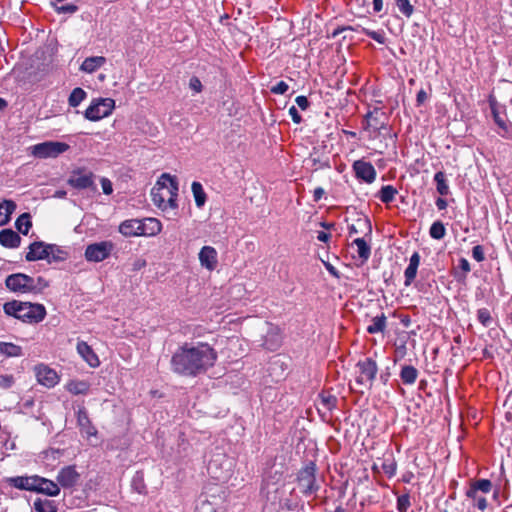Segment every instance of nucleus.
<instances>
[{"label": "nucleus", "instance_id": "13d9d810", "mask_svg": "<svg viewBox=\"0 0 512 512\" xmlns=\"http://www.w3.org/2000/svg\"><path fill=\"white\" fill-rule=\"evenodd\" d=\"M427 98H428L427 92L424 89H421L417 93V98H416L417 105L418 106L422 105L427 100Z\"/></svg>", "mask_w": 512, "mask_h": 512}, {"label": "nucleus", "instance_id": "7ed1b4c3", "mask_svg": "<svg viewBox=\"0 0 512 512\" xmlns=\"http://www.w3.org/2000/svg\"><path fill=\"white\" fill-rule=\"evenodd\" d=\"M3 310L7 316L27 323H38L46 316V309L42 304L17 300L6 302Z\"/></svg>", "mask_w": 512, "mask_h": 512}, {"label": "nucleus", "instance_id": "6e6d98bb", "mask_svg": "<svg viewBox=\"0 0 512 512\" xmlns=\"http://www.w3.org/2000/svg\"><path fill=\"white\" fill-rule=\"evenodd\" d=\"M288 112L294 123L299 124L302 121V117L295 106H291Z\"/></svg>", "mask_w": 512, "mask_h": 512}, {"label": "nucleus", "instance_id": "a18cd8bd", "mask_svg": "<svg viewBox=\"0 0 512 512\" xmlns=\"http://www.w3.org/2000/svg\"><path fill=\"white\" fill-rule=\"evenodd\" d=\"M66 258V253L59 249L56 245H53L52 253H49V257L46 260L51 262L62 261Z\"/></svg>", "mask_w": 512, "mask_h": 512}, {"label": "nucleus", "instance_id": "052dcab7", "mask_svg": "<svg viewBox=\"0 0 512 512\" xmlns=\"http://www.w3.org/2000/svg\"><path fill=\"white\" fill-rule=\"evenodd\" d=\"M57 10L59 12H69V13H73L76 11V6L74 5H63L61 7H58Z\"/></svg>", "mask_w": 512, "mask_h": 512}, {"label": "nucleus", "instance_id": "f03ea898", "mask_svg": "<svg viewBox=\"0 0 512 512\" xmlns=\"http://www.w3.org/2000/svg\"><path fill=\"white\" fill-rule=\"evenodd\" d=\"M178 182L175 177L164 173L151 190L152 202L161 210L177 208Z\"/></svg>", "mask_w": 512, "mask_h": 512}, {"label": "nucleus", "instance_id": "6ab92c4d", "mask_svg": "<svg viewBox=\"0 0 512 512\" xmlns=\"http://www.w3.org/2000/svg\"><path fill=\"white\" fill-rule=\"evenodd\" d=\"M119 232L125 237L141 236V220L128 219L123 221L118 228Z\"/></svg>", "mask_w": 512, "mask_h": 512}, {"label": "nucleus", "instance_id": "338daca9", "mask_svg": "<svg viewBox=\"0 0 512 512\" xmlns=\"http://www.w3.org/2000/svg\"><path fill=\"white\" fill-rule=\"evenodd\" d=\"M436 206L439 210H443L447 207V202L443 198H438L436 200Z\"/></svg>", "mask_w": 512, "mask_h": 512}, {"label": "nucleus", "instance_id": "aec40b11", "mask_svg": "<svg viewBox=\"0 0 512 512\" xmlns=\"http://www.w3.org/2000/svg\"><path fill=\"white\" fill-rule=\"evenodd\" d=\"M162 230L161 222L156 218H145L141 220V236H155Z\"/></svg>", "mask_w": 512, "mask_h": 512}, {"label": "nucleus", "instance_id": "864d4df0", "mask_svg": "<svg viewBox=\"0 0 512 512\" xmlns=\"http://www.w3.org/2000/svg\"><path fill=\"white\" fill-rule=\"evenodd\" d=\"M189 87L199 93L202 90V83L197 77H192L189 81Z\"/></svg>", "mask_w": 512, "mask_h": 512}, {"label": "nucleus", "instance_id": "72a5a7b5", "mask_svg": "<svg viewBox=\"0 0 512 512\" xmlns=\"http://www.w3.org/2000/svg\"><path fill=\"white\" fill-rule=\"evenodd\" d=\"M15 226L20 233L27 235L32 226L30 215L28 213L20 215L15 222Z\"/></svg>", "mask_w": 512, "mask_h": 512}, {"label": "nucleus", "instance_id": "774afa93", "mask_svg": "<svg viewBox=\"0 0 512 512\" xmlns=\"http://www.w3.org/2000/svg\"><path fill=\"white\" fill-rule=\"evenodd\" d=\"M383 7V0H373L374 11L380 12Z\"/></svg>", "mask_w": 512, "mask_h": 512}, {"label": "nucleus", "instance_id": "603ef678", "mask_svg": "<svg viewBox=\"0 0 512 512\" xmlns=\"http://www.w3.org/2000/svg\"><path fill=\"white\" fill-rule=\"evenodd\" d=\"M365 33L367 36H369L370 38H372L373 40L377 41L380 44H383L385 42V37L382 33L370 30H365Z\"/></svg>", "mask_w": 512, "mask_h": 512}, {"label": "nucleus", "instance_id": "e2e57ef3", "mask_svg": "<svg viewBox=\"0 0 512 512\" xmlns=\"http://www.w3.org/2000/svg\"><path fill=\"white\" fill-rule=\"evenodd\" d=\"M317 239L321 242H327L330 239V234L323 231H319L317 234Z\"/></svg>", "mask_w": 512, "mask_h": 512}, {"label": "nucleus", "instance_id": "c756f323", "mask_svg": "<svg viewBox=\"0 0 512 512\" xmlns=\"http://www.w3.org/2000/svg\"><path fill=\"white\" fill-rule=\"evenodd\" d=\"M89 387L88 382L80 380H71L66 385V389L74 395L87 394Z\"/></svg>", "mask_w": 512, "mask_h": 512}, {"label": "nucleus", "instance_id": "4468645a", "mask_svg": "<svg viewBox=\"0 0 512 512\" xmlns=\"http://www.w3.org/2000/svg\"><path fill=\"white\" fill-rule=\"evenodd\" d=\"M281 343V330L278 326L266 324L262 345L271 351L276 350Z\"/></svg>", "mask_w": 512, "mask_h": 512}, {"label": "nucleus", "instance_id": "5701e85b", "mask_svg": "<svg viewBox=\"0 0 512 512\" xmlns=\"http://www.w3.org/2000/svg\"><path fill=\"white\" fill-rule=\"evenodd\" d=\"M105 63L106 58L103 56L87 57L80 65V71L91 74L101 68Z\"/></svg>", "mask_w": 512, "mask_h": 512}, {"label": "nucleus", "instance_id": "473e14b6", "mask_svg": "<svg viewBox=\"0 0 512 512\" xmlns=\"http://www.w3.org/2000/svg\"><path fill=\"white\" fill-rule=\"evenodd\" d=\"M353 243L357 246V253L359 258L363 261L368 260L371 255V248L364 238H356Z\"/></svg>", "mask_w": 512, "mask_h": 512}, {"label": "nucleus", "instance_id": "0eeeda50", "mask_svg": "<svg viewBox=\"0 0 512 512\" xmlns=\"http://www.w3.org/2000/svg\"><path fill=\"white\" fill-rule=\"evenodd\" d=\"M115 107L111 98H100L92 102L85 111V117L91 121H98L110 115Z\"/></svg>", "mask_w": 512, "mask_h": 512}, {"label": "nucleus", "instance_id": "423d86ee", "mask_svg": "<svg viewBox=\"0 0 512 512\" xmlns=\"http://www.w3.org/2000/svg\"><path fill=\"white\" fill-rule=\"evenodd\" d=\"M5 285L7 289L15 293L34 292L38 288L35 279L23 273L9 275L5 280Z\"/></svg>", "mask_w": 512, "mask_h": 512}, {"label": "nucleus", "instance_id": "412c9836", "mask_svg": "<svg viewBox=\"0 0 512 512\" xmlns=\"http://www.w3.org/2000/svg\"><path fill=\"white\" fill-rule=\"evenodd\" d=\"M36 492H40L48 496H57L60 493L59 484L58 482L56 483L49 479L39 477Z\"/></svg>", "mask_w": 512, "mask_h": 512}, {"label": "nucleus", "instance_id": "4c0bfd02", "mask_svg": "<svg viewBox=\"0 0 512 512\" xmlns=\"http://www.w3.org/2000/svg\"><path fill=\"white\" fill-rule=\"evenodd\" d=\"M397 189L391 185L383 186L379 192V198L383 203H390L394 200Z\"/></svg>", "mask_w": 512, "mask_h": 512}, {"label": "nucleus", "instance_id": "5fc2aeb1", "mask_svg": "<svg viewBox=\"0 0 512 512\" xmlns=\"http://www.w3.org/2000/svg\"><path fill=\"white\" fill-rule=\"evenodd\" d=\"M480 490V480H475L471 488L467 491V496L475 499L477 492Z\"/></svg>", "mask_w": 512, "mask_h": 512}, {"label": "nucleus", "instance_id": "2f4dec72", "mask_svg": "<svg viewBox=\"0 0 512 512\" xmlns=\"http://www.w3.org/2000/svg\"><path fill=\"white\" fill-rule=\"evenodd\" d=\"M418 377V371L414 366L405 365L400 372V378L404 384H413Z\"/></svg>", "mask_w": 512, "mask_h": 512}, {"label": "nucleus", "instance_id": "bb28decb", "mask_svg": "<svg viewBox=\"0 0 512 512\" xmlns=\"http://www.w3.org/2000/svg\"><path fill=\"white\" fill-rule=\"evenodd\" d=\"M37 481H39V476H30V477H15L11 479L12 484L19 489L36 491Z\"/></svg>", "mask_w": 512, "mask_h": 512}, {"label": "nucleus", "instance_id": "0e129e2a", "mask_svg": "<svg viewBox=\"0 0 512 512\" xmlns=\"http://www.w3.org/2000/svg\"><path fill=\"white\" fill-rule=\"evenodd\" d=\"M492 484L489 480L482 479V493H487L491 490Z\"/></svg>", "mask_w": 512, "mask_h": 512}, {"label": "nucleus", "instance_id": "49530a36", "mask_svg": "<svg viewBox=\"0 0 512 512\" xmlns=\"http://www.w3.org/2000/svg\"><path fill=\"white\" fill-rule=\"evenodd\" d=\"M470 271V263L467 259L461 258L459 260V265L456 269V276L460 279L464 277Z\"/></svg>", "mask_w": 512, "mask_h": 512}, {"label": "nucleus", "instance_id": "a878e982", "mask_svg": "<svg viewBox=\"0 0 512 512\" xmlns=\"http://www.w3.org/2000/svg\"><path fill=\"white\" fill-rule=\"evenodd\" d=\"M372 226L371 222L367 217H359L355 220L354 223L349 225V233L350 234H371Z\"/></svg>", "mask_w": 512, "mask_h": 512}, {"label": "nucleus", "instance_id": "79ce46f5", "mask_svg": "<svg viewBox=\"0 0 512 512\" xmlns=\"http://www.w3.org/2000/svg\"><path fill=\"white\" fill-rule=\"evenodd\" d=\"M319 400L320 405L326 410H331L337 402V398L335 396L326 394H321L319 396Z\"/></svg>", "mask_w": 512, "mask_h": 512}, {"label": "nucleus", "instance_id": "1a4fd4ad", "mask_svg": "<svg viewBox=\"0 0 512 512\" xmlns=\"http://www.w3.org/2000/svg\"><path fill=\"white\" fill-rule=\"evenodd\" d=\"M315 471L316 467L313 462H310L299 471L297 478L298 486L301 492L305 495H310L318 490V486L315 481Z\"/></svg>", "mask_w": 512, "mask_h": 512}, {"label": "nucleus", "instance_id": "37998d69", "mask_svg": "<svg viewBox=\"0 0 512 512\" xmlns=\"http://www.w3.org/2000/svg\"><path fill=\"white\" fill-rule=\"evenodd\" d=\"M396 5L400 12L406 17H410L413 14L414 8L410 4L409 0H395Z\"/></svg>", "mask_w": 512, "mask_h": 512}, {"label": "nucleus", "instance_id": "3c124183", "mask_svg": "<svg viewBox=\"0 0 512 512\" xmlns=\"http://www.w3.org/2000/svg\"><path fill=\"white\" fill-rule=\"evenodd\" d=\"M100 182H101L103 193L106 195L112 194V192H113L112 182L108 178H105V177H103Z\"/></svg>", "mask_w": 512, "mask_h": 512}, {"label": "nucleus", "instance_id": "9d476101", "mask_svg": "<svg viewBox=\"0 0 512 512\" xmlns=\"http://www.w3.org/2000/svg\"><path fill=\"white\" fill-rule=\"evenodd\" d=\"M113 249L111 241L93 243L86 247L85 258L89 262H101L110 256Z\"/></svg>", "mask_w": 512, "mask_h": 512}, {"label": "nucleus", "instance_id": "f3484780", "mask_svg": "<svg viewBox=\"0 0 512 512\" xmlns=\"http://www.w3.org/2000/svg\"><path fill=\"white\" fill-rule=\"evenodd\" d=\"M79 473L74 466H66L62 468L57 475V482L63 488L74 486L79 480Z\"/></svg>", "mask_w": 512, "mask_h": 512}, {"label": "nucleus", "instance_id": "7c9ffc66", "mask_svg": "<svg viewBox=\"0 0 512 512\" xmlns=\"http://www.w3.org/2000/svg\"><path fill=\"white\" fill-rule=\"evenodd\" d=\"M387 318L382 313L379 316L374 317L371 323L367 327V332L370 334L383 332L386 328Z\"/></svg>", "mask_w": 512, "mask_h": 512}, {"label": "nucleus", "instance_id": "dca6fc26", "mask_svg": "<svg viewBox=\"0 0 512 512\" xmlns=\"http://www.w3.org/2000/svg\"><path fill=\"white\" fill-rule=\"evenodd\" d=\"M217 251L212 246H204L201 248L198 258L202 267L206 268L209 271H212L216 268L218 259H217Z\"/></svg>", "mask_w": 512, "mask_h": 512}, {"label": "nucleus", "instance_id": "a19ab883", "mask_svg": "<svg viewBox=\"0 0 512 512\" xmlns=\"http://www.w3.org/2000/svg\"><path fill=\"white\" fill-rule=\"evenodd\" d=\"M445 227L442 222L436 221L430 227V236L434 239L440 240L445 236Z\"/></svg>", "mask_w": 512, "mask_h": 512}, {"label": "nucleus", "instance_id": "de8ad7c7", "mask_svg": "<svg viewBox=\"0 0 512 512\" xmlns=\"http://www.w3.org/2000/svg\"><path fill=\"white\" fill-rule=\"evenodd\" d=\"M217 462L218 461L216 459L210 461L208 464V471L212 475V477H214L215 479L221 480L226 477V474L217 471V468H218Z\"/></svg>", "mask_w": 512, "mask_h": 512}, {"label": "nucleus", "instance_id": "e433bc0d", "mask_svg": "<svg viewBox=\"0 0 512 512\" xmlns=\"http://www.w3.org/2000/svg\"><path fill=\"white\" fill-rule=\"evenodd\" d=\"M34 509L37 512H56V506L53 504V501L48 499H37L34 501Z\"/></svg>", "mask_w": 512, "mask_h": 512}, {"label": "nucleus", "instance_id": "ea45409f", "mask_svg": "<svg viewBox=\"0 0 512 512\" xmlns=\"http://www.w3.org/2000/svg\"><path fill=\"white\" fill-rule=\"evenodd\" d=\"M490 106H491L492 114H493V117H494V120H495L496 124L499 127L503 128V129H506V120L501 115L499 107L497 106L496 102L493 99L490 100Z\"/></svg>", "mask_w": 512, "mask_h": 512}, {"label": "nucleus", "instance_id": "393cba45", "mask_svg": "<svg viewBox=\"0 0 512 512\" xmlns=\"http://www.w3.org/2000/svg\"><path fill=\"white\" fill-rule=\"evenodd\" d=\"M77 422H78V425L80 426L82 433H85L88 437L96 435L97 430L91 424L88 414L85 410L78 411Z\"/></svg>", "mask_w": 512, "mask_h": 512}, {"label": "nucleus", "instance_id": "20e7f679", "mask_svg": "<svg viewBox=\"0 0 512 512\" xmlns=\"http://www.w3.org/2000/svg\"><path fill=\"white\" fill-rule=\"evenodd\" d=\"M356 369L357 376L355 378V384L359 387V391L364 393V390L371 389L378 367L374 360L366 358L365 360L357 363Z\"/></svg>", "mask_w": 512, "mask_h": 512}, {"label": "nucleus", "instance_id": "39448f33", "mask_svg": "<svg viewBox=\"0 0 512 512\" xmlns=\"http://www.w3.org/2000/svg\"><path fill=\"white\" fill-rule=\"evenodd\" d=\"M70 146L59 141H45L30 147L31 154L39 159L56 158L68 151Z\"/></svg>", "mask_w": 512, "mask_h": 512}, {"label": "nucleus", "instance_id": "9b49d317", "mask_svg": "<svg viewBox=\"0 0 512 512\" xmlns=\"http://www.w3.org/2000/svg\"><path fill=\"white\" fill-rule=\"evenodd\" d=\"M385 114L378 109L369 112L365 118L364 128L373 136H377L382 130H387V124L384 121Z\"/></svg>", "mask_w": 512, "mask_h": 512}, {"label": "nucleus", "instance_id": "f8f14e48", "mask_svg": "<svg viewBox=\"0 0 512 512\" xmlns=\"http://www.w3.org/2000/svg\"><path fill=\"white\" fill-rule=\"evenodd\" d=\"M35 374L37 381L48 388L54 387L59 381L56 371L44 364L35 367Z\"/></svg>", "mask_w": 512, "mask_h": 512}, {"label": "nucleus", "instance_id": "f257e3e1", "mask_svg": "<svg viewBox=\"0 0 512 512\" xmlns=\"http://www.w3.org/2000/svg\"><path fill=\"white\" fill-rule=\"evenodd\" d=\"M217 352L208 343H185L173 354L170 364L173 372L183 376H197L215 364Z\"/></svg>", "mask_w": 512, "mask_h": 512}, {"label": "nucleus", "instance_id": "09e8293b", "mask_svg": "<svg viewBox=\"0 0 512 512\" xmlns=\"http://www.w3.org/2000/svg\"><path fill=\"white\" fill-rule=\"evenodd\" d=\"M410 506V498L408 495H401L397 499V508L400 512H406Z\"/></svg>", "mask_w": 512, "mask_h": 512}, {"label": "nucleus", "instance_id": "a211bd4d", "mask_svg": "<svg viewBox=\"0 0 512 512\" xmlns=\"http://www.w3.org/2000/svg\"><path fill=\"white\" fill-rule=\"evenodd\" d=\"M77 352L82 357V359L91 367H98L100 361L98 356L95 354L93 349L84 341H80L77 343Z\"/></svg>", "mask_w": 512, "mask_h": 512}, {"label": "nucleus", "instance_id": "cd10ccee", "mask_svg": "<svg viewBox=\"0 0 512 512\" xmlns=\"http://www.w3.org/2000/svg\"><path fill=\"white\" fill-rule=\"evenodd\" d=\"M16 204L12 200H4L0 203V226L7 224L11 214L15 211Z\"/></svg>", "mask_w": 512, "mask_h": 512}, {"label": "nucleus", "instance_id": "c03bdc74", "mask_svg": "<svg viewBox=\"0 0 512 512\" xmlns=\"http://www.w3.org/2000/svg\"><path fill=\"white\" fill-rule=\"evenodd\" d=\"M381 468L385 474L392 477L396 472V462L392 458H386L383 460Z\"/></svg>", "mask_w": 512, "mask_h": 512}, {"label": "nucleus", "instance_id": "f704fd0d", "mask_svg": "<svg viewBox=\"0 0 512 512\" xmlns=\"http://www.w3.org/2000/svg\"><path fill=\"white\" fill-rule=\"evenodd\" d=\"M192 193L197 207H202L206 202V194L199 182H193L191 185Z\"/></svg>", "mask_w": 512, "mask_h": 512}, {"label": "nucleus", "instance_id": "ddd939ff", "mask_svg": "<svg viewBox=\"0 0 512 512\" xmlns=\"http://www.w3.org/2000/svg\"><path fill=\"white\" fill-rule=\"evenodd\" d=\"M53 245L44 242H34L30 244L29 251L25 256L27 261L46 260L49 253H52Z\"/></svg>", "mask_w": 512, "mask_h": 512}, {"label": "nucleus", "instance_id": "58836bf2", "mask_svg": "<svg viewBox=\"0 0 512 512\" xmlns=\"http://www.w3.org/2000/svg\"><path fill=\"white\" fill-rule=\"evenodd\" d=\"M86 98V92L82 88H75L71 92L68 102L72 107H77Z\"/></svg>", "mask_w": 512, "mask_h": 512}, {"label": "nucleus", "instance_id": "c9c22d12", "mask_svg": "<svg viewBox=\"0 0 512 512\" xmlns=\"http://www.w3.org/2000/svg\"><path fill=\"white\" fill-rule=\"evenodd\" d=\"M434 180L436 182L437 192L442 196L447 195L449 193V186L446 182L445 174L442 171L437 172L434 176Z\"/></svg>", "mask_w": 512, "mask_h": 512}, {"label": "nucleus", "instance_id": "4d7b16f0", "mask_svg": "<svg viewBox=\"0 0 512 512\" xmlns=\"http://www.w3.org/2000/svg\"><path fill=\"white\" fill-rule=\"evenodd\" d=\"M295 102L298 105V107L301 108L302 110H306L309 106V101H308L307 97L302 96V95L297 96L295 99Z\"/></svg>", "mask_w": 512, "mask_h": 512}, {"label": "nucleus", "instance_id": "b1692460", "mask_svg": "<svg viewBox=\"0 0 512 512\" xmlns=\"http://www.w3.org/2000/svg\"><path fill=\"white\" fill-rule=\"evenodd\" d=\"M420 264V255L415 252L412 254L409 260V265L405 269L404 276H405V286L411 285V283L414 281L416 275H417V269Z\"/></svg>", "mask_w": 512, "mask_h": 512}, {"label": "nucleus", "instance_id": "2eb2a0df", "mask_svg": "<svg viewBox=\"0 0 512 512\" xmlns=\"http://www.w3.org/2000/svg\"><path fill=\"white\" fill-rule=\"evenodd\" d=\"M353 169L357 178H360L367 183H372L376 178L375 168L369 162L357 160L353 164Z\"/></svg>", "mask_w": 512, "mask_h": 512}, {"label": "nucleus", "instance_id": "6e6552de", "mask_svg": "<svg viewBox=\"0 0 512 512\" xmlns=\"http://www.w3.org/2000/svg\"><path fill=\"white\" fill-rule=\"evenodd\" d=\"M95 175L91 171H87L84 168H78L71 172L67 183L75 189H92L96 190L94 182Z\"/></svg>", "mask_w": 512, "mask_h": 512}, {"label": "nucleus", "instance_id": "c85d7f7f", "mask_svg": "<svg viewBox=\"0 0 512 512\" xmlns=\"http://www.w3.org/2000/svg\"><path fill=\"white\" fill-rule=\"evenodd\" d=\"M0 355L3 357H19L22 355V348L14 343L0 342Z\"/></svg>", "mask_w": 512, "mask_h": 512}, {"label": "nucleus", "instance_id": "680f3d73", "mask_svg": "<svg viewBox=\"0 0 512 512\" xmlns=\"http://www.w3.org/2000/svg\"><path fill=\"white\" fill-rule=\"evenodd\" d=\"M324 194V190L321 187H317L313 192L314 201H319Z\"/></svg>", "mask_w": 512, "mask_h": 512}, {"label": "nucleus", "instance_id": "8fccbe9b", "mask_svg": "<svg viewBox=\"0 0 512 512\" xmlns=\"http://www.w3.org/2000/svg\"><path fill=\"white\" fill-rule=\"evenodd\" d=\"M288 90V84L284 81L278 82L276 85L271 87V92L274 94H284Z\"/></svg>", "mask_w": 512, "mask_h": 512}, {"label": "nucleus", "instance_id": "bf43d9fd", "mask_svg": "<svg viewBox=\"0 0 512 512\" xmlns=\"http://www.w3.org/2000/svg\"><path fill=\"white\" fill-rule=\"evenodd\" d=\"M145 266H146V260L142 259V258L136 259L134 261V263H133V269L134 270H140V269H142Z\"/></svg>", "mask_w": 512, "mask_h": 512}, {"label": "nucleus", "instance_id": "4be33fe9", "mask_svg": "<svg viewBox=\"0 0 512 512\" xmlns=\"http://www.w3.org/2000/svg\"><path fill=\"white\" fill-rule=\"evenodd\" d=\"M21 238L12 229H3L0 231V244L7 248H17L20 245Z\"/></svg>", "mask_w": 512, "mask_h": 512}, {"label": "nucleus", "instance_id": "69168bd1", "mask_svg": "<svg viewBox=\"0 0 512 512\" xmlns=\"http://www.w3.org/2000/svg\"><path fill=\"white\" fill-rule=\"evenodd\" d=\"M472 254H473V257L475 260L480 261V256H481L480 245H476L473 247Z\"/></svg>", "mask_w": 512, "mask_h": 512}]
</instances>
